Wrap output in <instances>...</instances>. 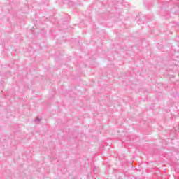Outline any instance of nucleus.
<instances>
[{
  "mask_svg": "<svg viewBox=\"0 0 179 179\" xmlns=\"http://www.w3.org/2000/svg\"><path fill=\"white\" fill-rule=\"evenodd\" d=\"M35 121H36V122H40V121H41V117H36L35 118Z\"/></svg>",
  "mask_w": 179,
  "mask_h": 179,
  "instance_id": "f257e3e1",
  "label": "nucleus"
}]
</instances>
